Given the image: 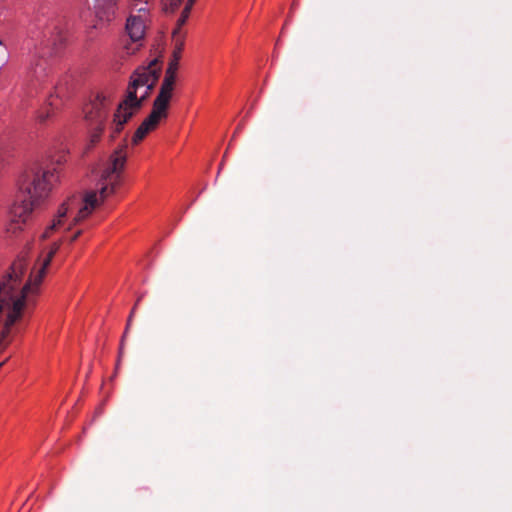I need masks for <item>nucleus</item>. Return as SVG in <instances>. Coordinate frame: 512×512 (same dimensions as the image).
Here are the masks:
<instances>
[{"mask_svg": "<svg viewBox=\"0 0 512 512\" xmlns=\"http://www.w3.org/2000/svg\"><path fill=\"white\" fill-rule=\"evenodd\" d=\"M57 226L51 225L48 227L47 231L43 234V237H48L49 233L53 231Z\"/></svg>", "mask_w": 512, "mask_h": 512, "instance_id": "a211bd4d", "label": "nucleus"}, {"mask_svg": "<svg viewBox=\"0 0 512 512\" xmlns=\"http://www.w3.org/2000/svg\"><path fill=\"white\" fill-rule=\"evenodd\" d=\"M165 12H173L181 3V0H161Z\"/></svg>", "mask_w": 512, "mask_h": 512, "instance_id": "ddd939ff", "label": "nucleus"}, {"mask_svg": "<svg viewBox=\"0 0 512 512\" xmlns=\"http://www.w3.org/2000/svg\"><path fill=\"white\" fill-rule=\"evenodd\" d=\"M51 224L55 225V224H62V223H61V220L59 219L57 222L55 220H53Z\"/></svg>", "mask_w": 512, "mask_h": 512, "instance_id": "5701e85b", "label": "nucleus"}, {"mask_svg": "<svg viewBox=\"0 0 512 512\" xmlns=\"http://www.w3.org/2000/svg\"><path fill=\"white\" fill-rule=\"evenodd\" d=\"M5 161V153L2 151V148L0 147V169L4 166Z\"/></svg>", "mask_w": 512, "mask_h": 512, "instance_id": "f3484780", "label": "nucleus"}, {"mask_svg": "<svg viewBox=\"0 0 512 512\" xmlns=\"http://www.w3.org/2000/svg\"><path fill=\"white\" fill-rule=\"evenodd\" d=\"M105 126L102 125H93L89 126L90 135H89V147H93L96 145L102 136Z\"/></svg>", "mask_w": 512, "mask_h": 512, "instance_id": "9b49d317", "label": "nucleus"}, {"mask_svg": "<svg viewBox=\"0 0 512 512\" xmlns=\"http://www.w3.org/2000/svg\"><path fill=\"white\" fill-rule=\"evenodd\" d=\"M64 154L59 151L43 162L27 166L17 180L15 200L9 208L10 224H25L49 197L60 179Z\"/></svg>", "mask_w": 512, "mask_h": 512, "instance_id": "f03ea898", "label": "nucleus"}, {"mask_svg": "<svg viewBox=\"0 0 512 512\" xmlns=\"http://www.w3.org/2000/svg\"><path fill=\"white\" fill-rule=\"evenodd\" d=\"M64 207V203H62L60 206H59V210H58V214H59V217L62 218L64 217V212L62 211V208Z\"/></svg>", "mask_w": 512, "mask_h": 512, "instance_id": "6ab92c4d", "label": "nucleus"}, {"mask_svg": "<svg viewBox=\"0 0 512 512\" xmlns=\"http://www.w3.org/2000/svg\"><path fill=\"white\" fill-rule=\"evenodd\" d=\"M194 2H195V0H187V3L185 5L181 15L177 19L176 27L174 29H179L180 34H183L182 26L186 23V21L189 17L190 11L192 9V6L194 5Z\"/></svg>", "mask_w": 512, "mask_h": 512, "instance_id": "9d476101", "label": "nucleus"}, {"mask_svg": "<svg viewBox=\"0 0 512 512\" xmlns=\"http://www.w3.org/2000/svg\"><path fill=\"white\" fill-rule=\"evenodd\" d=\"M0 52H2V42L0 41Z\"/></svg>", "mask_w": 512, "mask_h": 512, "instance_id": "b1692460", "label": "nucleus"}, {"mask_svg": "<svg viewBox=\"0 0 512 512\" xmlns=\"http://www.w3.org/2000/svg\"><path fill=\"white\" fill-rule=\"evenodd\" d=\"M141 90H143L141 94H145V88H142Z\"/></svg>", "mask_w": 512, "mask_h": 512, "instance_id": "393cba45", "label": "nucleus"}, {"mask_svg": "<svg viewBox=\"0 0 512 512\" xmlns=\"http://www.w3.org/2000/svg\"><path fill=\"white\" fill-rule=\"evenodd\" d=\"M178 65H179V60H176V58L172 57L169 61V64H168V67L166 70L177 74Z\"/></svg>", "mask_w": 512, "mask_h": 512, "instance_id": "4468645a", "label": "nucleus"}, {"mask_svg": "<svg viewBox=\"0 0 512 512\" xmlns=\"http://www.w3.org/2000/svg\"><path fill=\"white\" fill-rule=\"evenodd\" d=\"M63 106V99L58 92V88L56 87V91L54 94H50L47 98L44 106L37 112L36 119L38 123L45 124L48 120L52 119L56 112L59 111Z\"/></svg>", "mask_w": 512, "mask_h": 512, "instance_id": "6e6552de", "label": "nucleus"}, {"mask_svg": "<svg viewBox=\"0 0 512 512\" xmlns=\"http://www.w3.org/2000/svg\"><path fill=\"white\" fill-rule=\"evenodd\" d=\"M140 301V298L137 300L135 306L133 307L129 317H128V320H127V324H126V328H125V331H124V334H123V337H122V340H121V346H120V353H122V350H123V346H124V340L128 334V331L131 327V323H132V319H133V316H134V313H135V309H136V306L138 305Z\"/></svg>", "mask_w": 512, "mask_h": 512, "instance_id": "f8f14e48", "label": "nucleus"}, {"mask_svg": "<svg viewBox=\"0 0 512 512\" xmlns=\"http://www.w3.org/2000/svg\"><path fill=\"white\" fill-rule=\"evenodd\" d=\"M119 1L120 0H91L89 9L94 15V23L91 29H102L114 21Z\"/></svg>", "mask_w": 512, "mask_h": 512, "instance_id": "0eeeda50", "label": "nucleus"}, {"mask_svg": "<svg viewBox=\"0 0 512 512\" xmlns=\"http://www.w3.org/2000/svg\"><path fill=\"white\" fill-rule=\"evenodd\" d=\"M161 73L160 61L153 59L148 66L137 68L131 75L126 98L118 105L111 125V140L122 131L124 125L141 109L150 96Z\"/></svg>", "mask_w": 512, "mask_h": 512, "instance_id": "7ed1b4c3", "label": "nucleus"}, {"mask_svg": "<svg viewBox=\"0 0 512 512\" xmlns=\"http://www.w3.org/2000/svg\"><path fill=\"white\" fill-rule=\"evenodd\" d=\"M172 35L175 44L172 57L176 58V60H180L184 47V34H180L179 29H174Z\"/></svg>", "mask_w": 512, "mask_h": 512, "instance_id": "1a4fd4ad", "label": "nucleus"}, {"mask_svg": "<svg viewBox=\"0 0 512 512\" xmlns=\"http://www.w3.org/2000/svg\"><path fill=\"white\" fill-rule=\"evenodd\" d=\"M149 1H150V0H135V2H136V3H138V7H141L142 2H144L145 4H147L148 11L150 10V7H149ZM132 2H134V0H129V10H130V14L132 13Z\"/></svg>", "mask_w": 512, "mask_h": 512, "instance_id": "2eb2a0df", "label": "nucleus"}, {"mask_svg": "<svg viewBox=\"0 0 512 512\" xmlns=\"http://www.w3.org/2000/svg\"><path fill=\"white\" fill-rule=\"evenodd\" d=\"M9 357L4 359L1 363H0V369L3 367V365L8 361Z\"/></svg>", "mask_w": 512, "mask_h": 512, "instance_id": "4be33fe9", "label": "nucleus"}, {"mask_svg": "<svg viewBox=\"0 0 512 512\" xmlns=\"http://www.w3.org/2000/svg\"><path fill=\"white\" fill-rule=\"evenodd\" d=\"M62 43H63V38H62V36L59 34V35H58V38L54 40V45H56V46H57V48H56L57 50H59V51L61 50V48H62Z\"/></svg>", "mask_w": 512, "mask_h": 512, "instance_id": "dca6fc26", "label": "nucleus"}, {"mask_svg": "<svg viewBox=\"0 0 512 512\" xmlns=\"http://www.w3.org/2000/svg\"><path fill=\"white\" fill-rule=\"evenodd\" d=\"M110 104L109 98L104 93L98 92L83 109L88 126H105Z\"/></svg>", "mask_w": 512, "mask_h": 512, "instance_id": "423d86ee", "label": "nucleus"}, {"mask_svg": "<svg viewBox=\"0 0 512 512\" xmlns=\"http://www.w3.org/2000/svg\"><path fill=\"white\" fill-rule=\"evenodd\" d=\"M81 231H77L73 234V236L71 237V241H74L76 240V238L80 235Z\"/></svg>", "mask_w": 512, "mask_h": 512, "instance_id": "aec40b11", "label": "nucleus"}, {"mask_svg": "<svg viewBox=\"0 0 512 512\" xmlns=\"http://www.w3.org/2000/svg\"><path fill=\"white\" fill-rule=\"evenodd\" d=\"M176 74L165 71L159 93L153 102V108L148 117L140 124L132 137V143L138 144L145 136L156 129L162 119L167 118L170 100L173 96Z\"/></svg>", "mask_w": 512, "mask_h": 512, "instance_id": "39448f33", "label": "nucleus"}, {"mask_svg": "<svg viewBox=\"0 0 512 512\" xmlns=\"http://www.w3.org/2000/svg\"><path fill=\"white\" fill-rule=\"evenodd\" d=\"M126 149L127 145L123 144L111 154L101 174V179L105 184L102 186L99 196L97 192H88L78 205L74 221L79 222L87 219L100 201H103L120 184L121 174L127 160Z\"/></svg>", "mask_w": 512, "mask_h": 512, "instance_id": "20e7f679", "label": "nucleus"}, {"mask_svg": "<svg viewBox=\"0 0 512 512\" xmlns=\"http://www.w3.org/2000/svg\"><path fill=\"white\" fill-rule=\"evenodd\" d=\"M58 248L57 244L50 248L45 257L39 260V267L32 270L25 284L22 285V277L27 267L26 254H20L0 279V354L12 343V327L22 318L27 295L41 283Z\"/></svg>", "mask_w": 512, "mask_h": 512, "instance_id": "f257e3e1", "label": "nucleus"}, {"mask_svg": "<svg viewBox=\"0 0 512 512\" xmlns=\"http://www.w3.org/2000/svg\"><path fill=\"white\" fill-rule=\"evenodd\" d=\"M65 211H66V214H67L68 212H71V211H72V208H70V207H69V204H68V202H67V201H66V208H65Z\"/></svg>", "mask_w": 512, "mask_h": 512, "instance_id": "412c9836", "label": "nucleus"}]
</instances>
